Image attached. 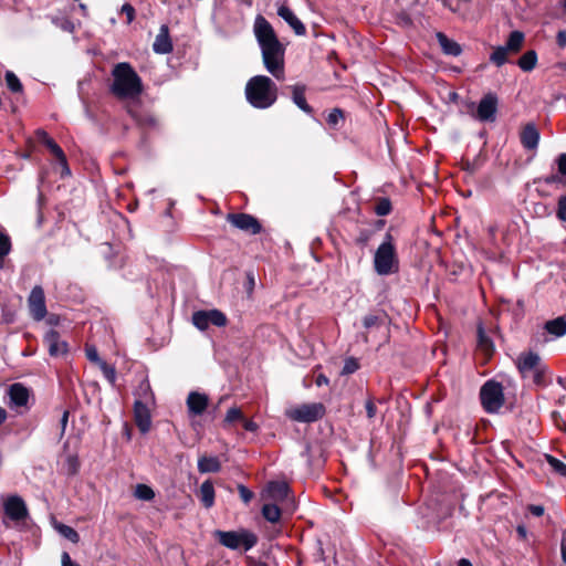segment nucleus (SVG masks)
Returning <instances> with one entry per match:
<instances>
[{
    "mask_svg": "<svg viewBox=\"0 0 566 566\" xmlns=\"http://www.w3.org/2000/svg\"><path fill=\"white\" fill-rule=\"evenodd\" d=\"M292 92V101L293 103L305 114L312 115L313 108L308 105L305 98L306 87L303 84H295L290 86Z\"/></svg>",
    "mask_w": 566,
    "mask_h": 566,
    "instance_id": "obj_23",
    "label": "nucleus"
},
{
    "mask_svg": "<svg viewBox=\"0 0 566 566\" xmlns=\"http://www.w3.org/2000/svg\"><path fill=\"white\" fill-rule=\"evenodd\" d=\"M111 93L119 99L138 98L143 92V82L137 72L127 62L117 63L112 70Z\"/></svg>",
    "mask_w": 566,
    "mask_h": 566,
    "instance_id": "obj_2",
    "label": "nucleus"
},
{
    "mask_svg": "<svg viewBox=\"0 0 566 566\" xmlns=\"http://www.w3.org/2000/svg\"><path fill=\"white\" fill-rule=\"evenodd\" d=\"M238 491H239L241 500L245 504H249L251 502V500L253 499V492L250 491L245 485L239 484L238 485Z\"/></svg>",
    "mask_w": 566,
    "mask_h": 566,
    "instance_id": "obj_51",
    "label": "nucleus"
},
{
    "mask_svg": "<svg viewBox=\"0 0 566 566\" xmlns=\"http://www.w3.org/2000/svg\"><path fill=\"white\" fill-rule=\"evenodd\" d=\"M478 347L486 355H491L494 350L492 339L485 334L482 325L478 326Z\"/></svg>",
    "mask_w": 566,
    "mask_h": 566,
    "instance_id": "obj_32",
    "label": "nucleus"
},
{
    "mask_svg": "<svg viewBox=\"0 0 566 566\" xmlns=\"http://www.w3.org/2000/svg\"><path fill=\"white\" fill-rule=\"evenodd\" d=\"M560 555L563 563L566 564V530L562 532V538H560Z\"/></svg>",
    "mask_w": 566,
    "mask_h": 566,
    "instance_id": "obj_55",
    "label": "nucleus"
},
{
    "mask_svg": "<svg viewBox=\"0 0 566 566\" xmlns=\"http://www.w3.org/2000/svg\"><path fill=\"white\" fill-rule=\"evenodd\" d=\"M262 515L270 523H277L281 520V510L276 504H264Z\"/></svg>",
    "mask_w": 566,
    "mask_h": 566,
    "instance_id": "obj_34",
    "label": "nucleus"
},
{
    "mask_svg": "<svg viewBox=\"0 0 566 566\" xmlns=\"http://www.w3.org/2000/svg\"><path fill=\"white\" fill-rule=\"evenodd\" d=\"M67 465H69V471L74 474L77 472V469H78V460L76 457L74 455H69L67 457Z\"/></svg>",
    "mask_w": 566,
    "mask_h": 566,
    "instance_id": "obj_52",
    "label": "nucleus"
},
{
    "mask_svg": "<svg viewBox=\"0 0 566 566\" xmlns=\"http://www.w3.org/2000/svg\"><path fill=\"white\" fill-rule=\"evenodd\" d=\"M556 216L560 221L566 222V195L558 198Z\"/></svg>",
    "mask_w": 566,
    "mask_h": 566,
    "instance_id": "obj_46",
    "label": "nucleus"
},
{
    "mask_svg": "<svg viewBox=\"0 0 566 566\" xmlns=\"http://www.w3.org/2000/svg\"><path fill=\"white\" fill-rule=\"evenodd\" d=\"M134 494L137 499L143 501H151L155 497V492L146 484H137Z\"/></svg>",
    "mask_w": 566,
    "mask_h": 566,
    "instance_id": "obj_36",
    "label": "nucleus"
},
{
    "mask_svg": "<svg viewBox=\"0 0 566 566\" xmlns=\"http://www.w3.org/2000/svg\"><path fill=\"white\" fill-rule=\"evenodd\" d=\"M548 368L546 365L542 364L536 368L535 370L531 371L530 375L533 377V381L538 385L543 386L545 384L544 376L547 373Z\"/></svg>",
    "mask_w": 566,
    "mask_h": 566,
    "instance_id": "obj_42",
    "label": "nucleus"
},
{
    "mask_svg": "<svg viewBox=\"0 0 566 566\" xmlns=\"http://www.w3.org/2000/svg\"><path fill=\"white\" fill-rule=\"evenodd\" d=\"M242 424H243V428L250 432H255L259 429V426L254 421L245 419V418H243Z\"/></svg>",
    "mask_w": 566,
    "mask_h": 566,
    "instance_id": "obj_56",
    "label": "nucleus"
},
{
    "mask_svg": "<svg viewBox=\"0 0 566 566\" xmlns=\"http://www.w3.org/2000/svg\"><path fill=\"white\" fill-rule=\"evenodd\" d=\"M62 566H81L80 564L72 560L69 553L63 552L61 556Z\"/></svg>",
    "mask_w": 566,
    "mask_h": 566,
    "instance_id": "obj_54",
    "label": "nucleus"
},
{
    "mask_svg": "<svg viewBox=\"0 0 566 566\" xmlns=\"http://www.w3.org/2000/svg\"><path fill=\"white\" fill-rule=\"evenodd\" d=\"M192 323L200 331L210 325L222 327L227 324V316L219 310L198 311L192 315Z\"/></svg>",
    "mask_w": 566,
    "mask_h": 566,
    "instance_id": "obj_9",
    "label": "nucleus"
},
{
    "mask_svg": "<svg viewBox=\"0 0 566 566\" xmlns=\"http://www.w3.org/2000/svg\"><path fill=\"white\" fill-rule=\"evenodd\" d=\"M221 470V462L218 457L202 455L198 459V471L200 473H216Z\"/></svg>",
    "mask_w": 566,
    "mask_h": 566,
    "instance_id": "obj_27",
    "label": "nucleus"
},
{
    "mask_svg": "<svg viewBox=\"0 0 566 566\" xmlns=\"http://www.w3.org/2000/svg\"><path fill=\"white\" fill-rule=\"evenodd\" d=\"M509 53L503 45L496 46L490 55V61L496 66H502L507 62Z\"/></svg>",
    "mask_w": 566,
    "mask_h": 566,
    "instance_id": "obj_35",
    "label": "nucleus"
},
{
    "mask_svg": "<svg viewBox=\"0 0 566 566\" xmlns=\"http://www.w3.org/2000/svg\"><path fill=\"white\" fill-rule=\"evenodd\" d=\"M277 85L266 75L252 76L245 84L248 103L256 109H268L277 101Z\"/></svg>",
    "mask_w": 566,
    "mask_h": 566,
    "instance_id": "obj_3",
    "label": "nucleus"
},
{
    "mask_svg": "<svg viewBox=\"0 0 566 566\" xmlns=\"http://www.w3.org/2000/svg\"><path fill=\"white\" fill-rule=\"evenodd\" d=\"M44 343L48 346L50 356L60 357L67 353L69 345L61 338V335L55 329H50L44 336Z\"/></svg>",
    "mask_w": 566,
    "mask_h": 566,
    "instance_id": "obj_14",
    "label": "nucleus"
},
{
    "mask_svg": "<svg viewBox=\"0 0 566 566\" xmlns=\"http://www.w3.org/2000/svg\"><path fill=\"white\" fill-rule=\"evenodd\" d=\"M186 403L190 416H201L208 407L209 398L206 394L191 391Z\"/></svg>",
    "mask_w": 566,
    "mask_h": 566,
    "instance_id": "obj_15",
    "label": "nucleus"
},
{
    "mask_svg": "<svg viewBox=\"0 0 566 566\" xmlns=\"http://www.w3.org/2000/svg\"><path fill=\"white\" fill-rule=\"evenodd\" d=\"M528 511L534 516H542L544 514V507L542 505H530Z\"/></svg>",
    "mask_w": 566,
    "mask_h": 566,
    "instance_id": "obj_59",
    "label": "nucleus"
},
{
    "mask_svg": "<svg viewBox=\"0 0 566 566\" xmlns=\"http://www.w3.org/2000/svg\"><path fill=\"white\" fill-rule=\"evenodd\" d=\"M557 45L562 49L566 48V31L559 30L556 35Z\"/></svg>",
    "mask_w": 566,
    "mask_h": 566,
    "instance_id": "obj_58",
    "label": "nucleus"
},
{
    "mask_svg": "<svg viewBox=\"0 0 566 566\" xmlns=\"http://www.w3.org/2000/svg\"><path fill=\"white\" fill-rule=\"evenodd\" d=\"M6 83H7L8 88L13 93H19L22 91V84H21L20 80L11 71H8L6 73Z\"/></svg>",
    "mask_w": 566,
    "mask_h": 566,
    "instance_id": "obj_38",
    "label": "nucleus"
},
{
    "mask_svg": "<svg viewBox=\"0 0 566 566\" xmlns=\"http://www.w3.org/2000/svg\"><path fill=\"white\" fill-rule=\"evenodd\" d=\"M120 12L126 15V23L130 24L135 19V8L130 3H124L120 8Z\"/></svg>",
    "mask_w": 566,
    "mask_h": 566,
    "instance_id": "obj_47",
    "label": "nucleus"
},
{
    "mask_svg": "<svg viewBox=\"0 0 566 566\" xmlns=\"http://www.w3.org/2000/svg\"><path fill=\"white\" fill-rule=\"evenodd\" d=\"M480 400L488 413H496L504 405V392L501 382L488 380L480 389Z\"/></svg>",
    "mask_w": 566,
    "mask_h": 566,
    "instance_id": "obj_6",
    "label": "nucleus"
},
{
    "mask_svg": "<svg viewBox=\"0 0 566 566\" xmlns=\"http://www.w3.org/2000/svg\"><path fill=\"white\" fill-rule=\"evenodd\" d=\"M436 38L438 43L446 55L459 56L462 53L461 45L449 39L443 32H437Z\"/></svg>",
    "mask_w": 566,
    "mask_h": 566,
    "instance_id": "obj_24",
    "label": "nucleus"
},
{
    "mask_svg": "<svg viewBox=\"0 0 566 566\" xmlns=\"http://www.w3.org/2000/svg\"><path fill=\"white\" fill-rule=\"evenodd\" d=\"M7 419V411L0 407V424L3 423Z\"/></svg>",
    "mask_w": 566,
    "mask_h": 566,
    "instance_id": "obj_63",
    "label": "nucleus"
},
{
    "mask_svg": "<svg viewBox=\"0 0 566 566\" xmlns=\"http://www.w3.org/2000/svg\"><path fill=\"white\" fill-rule=\"evenodd\" d=\"M382 323V318L376 314H368L363 318V326L366 329H370L373 327H379Z\"/></svg>",
    "mask_w": 566,
    "mask_h": 566,
    "instance_id": "obj_43",
    "label": "nucleus"
},
{
    "mask_svg": "<svg viewBox=\"0 0 566 566\" xmlns=\"http://www.w3.org/2000/svg\"><path fill=\"white\" fill-rule=\"evenodd\" d=\"M391 211V202L388 198H381L375 206V213L379 217H385Z\"/></svg>",
    "mask_w": 566,
    "mask_h": 566,
    "instance_id": "obj_39",
    "label": "nucleus"
},
{
    "mask_svg": "<svg viewBox=\"0 0 566 566\" xmlns=\"http://www.w3.org/2000/svg\"><path fill=\"white\" fill-rule=\"evenodd\" d=\"M36 137H38V140L40 143H42L43 145H45L46 139H51L49 134L45 130H43V129H38L36 130Z\"/></svg>",
    "mask_w": 566,
    "mask_h": 566,
    "instance_id": "obj_60",
    "label": "nucleus"
},
{
    "mask_svg": "<svg viewBox=\"0 0 566 566\" xmlns=\"http://www.w3.org/2000/svg\"><path fill=\"white\" fill-rule=\"evenodd\" d=\"M557 382L566 389V377L565 378L559 377L557 379Z\"/></svg>",
    "mask_w": 566,
    "mask_h": 566,
    "instance_id": "obj_64",
    "label": "nucleus"
},
{
    "mask_svg": "<svg viewBox=\"0 0 566 566\" xmlns=\"http://www.w3.org/2000/svg\"><path fill=\"white\" fill-rule=\"evenodd\" d=\"M213 536L218 539V542L229 548V549H239L243 548L244 552L253 548L258 543V537L254 533L248 530L240 531H220L217 530L213 533Z\"/></svg>",
    "mask_w": 566,
    "mask_h": 566,
    "instance_id": "obj_5",
    "label": "nucleus"
},
{
    "mask_svg": "<svg viewBox=\"0 0 566 566\" xmlns=\"http://www.w3.org/2000/svg\"><path fill=\"white\" fill-rule=\"evenodd\" d=\"M497 96L494 93L485 94L479 102L475 117L480 122H494L497 112Z\"/></svg>",
    "mask_w": 566,
    "mask_h": 566,
    "instance_id": "obj_10",
    "label": "nucleus"
},
{
    "mask_svg": "<svg viewBox=\"0 0 566 566\" xmlns=\"http://www.w3.org/2000/svg\"><path fill=\"white\" fill-rule=\"evenodd\" d=\"M458 566H473V564L467 558H461L458 562Z\"/></svg>",
    "mask_w": 566,
    "mask_h": 566,
    "instance_id": "obj_62",
    "label": "nucleus"
},
{
    "mask_svg": "<svg viewBox=\"0 0 566 566\" xmlns=\"http://www.w3.org/2000/svg\"><path fill=\"white\" fill-rule=\"evenodd\" d=\"M45 146L49 148L51 154L56 158L57 163L62 167V176H70L71 169L67 165L66 156L63 149L52 138L46 139Z\"/></svg>",
    "mask_w": 566,
    "mask_h": 566,
    "instance_id": "obj_25",
    "label": "nucleus"
},
{
    "mask_svg": "<svg viewBox=\"0 0 566 566\" xmlns=\"http://www.w3.org/2000/svg\"><path fill=\"white\" fill-rule=\"evenodd\" d=\"M544 328L548 334L554 335L555 337H562L566 334V318L564 316H559L547 321Z\"/></svg>",
    "mask_w": 566,
    "mask_h": 566,
    "instance_id": "obj_28",
    "label": "nucleus"
},
{
    "mask_svg": "<svg viewBox=\"0 0 566 566\" xmlns=\"http://www.w3.org/2000/svg\"><path fill=\"white\" fill-rule=\"evenodd\" d=\"M243 418L244 417H243L242 411L237 407H232L227 411V415L224 418V424H231L234 421H242Z\"/></svg>",
    "mask_w": 566,
    "mask_h": 566,
    "instance_id": "obj_40",
    "label": "nucleus"
},
{
    "mask_svg": "<svg viewBox=\"0 0 566 566\" xmlns=\"http://www.w3.org/2000/svg\"><path fill=\"white\" fill-rule=\"evenodd\" d=\"M374 270L381 276L394 274L399 270V259L390 233L385 235L384 241L375 252Z\"/></svg>",
    "mask_w": 566,
    "mask_h": 566,
    "instance_id": "obj_4",
    "label": "nucleus"
},
{
    "mask_svg": "<svg viewBox=\"0 0 566 566\" xmlns=\"http://www.w3.org/2000/svg\"><path fill=\"white\" fill-rule=\"evenodd\" d=\"M3 511L6 516L15 524L24 522L29 517V510L24 500L17 494L9 495L3 501Z\"/></svg>",
    "mask_w": 566,
    "mask_h": 566,
    "instance_id": "obj_8",
    "label": "nucleus"
},
{
    "mask_svg": "<svg viewBox=\"0 0 566 566\" xmlns=\"http://www.w3.org/2000/svg\"><path fill=\"white\" fill-rule=\"evenodd\" d=\"M86 357L90 361L97 364L98 366L101 363H104L98 356V352L95 346H87L85 349Z\"/></svg>",
    "mask_w": 566,
    "mask_h": 566,
    "instance_id": "obj_49",
    "label": "nucleus"
},
{
    "mask_svg": "<svg viewBox=\"0 0 566 566\" xmlns=\"http://www.w3.org/2000/svg\"><path fill=\"white\" fill-rule=\"evenodd\" d=\"M9 407L10 408H27L30 399L29 389L20 382L12 384L8 388Z\"/></svg>",
    "mask_w": 566,
    "mask_h": 566,
    "instance_id": "obj_13",
    "label": "nucleus"
},
{
    "mask_svg": "<svg viewBox=\"0 0 566 566\" xmlns=\"http://www.w3.org/2000/svg\"><path fill=\"white\" fill-rule=\"evenodd\" d=\"M285 415L291 420L311 423L321 419L325 415V407L321 402L303 403L287 409Z\"/></svg>",
    "mask_w": 566,
    "mask_h": 566,
    "instance_id": "obj_7",
    "label": "nucleus"
},
{
    "mask_svg": "<svg viewBox=\"0 0 566 566\" xmlns=\"http://www.w3.org/2000/svg\"><path fill=\"white\" fill-rule=\"evenodd\" d=\"M556 164L557 172L545 178V184L547 185L565 182L564 179L566 178V153L560 154L556 158Z\"/></svg>",
    "mask_w": 566,
    "mask_h": 566,
    "instance_id": "obj_26",
    "label": "nucleus"
},
{
    "mask_svg": "<svg viewBox=\"0 0 566 566\" xmlns=\"http://www.w3.org/2000/svg\"><path fill=\"white\" fill-rule=\"evenodd\" d=\"M69 415H70V412L67 410H64L63 413H62V417H61V420H60V424H61L60 437H63L64 433H65V429H66L67 421H69Z\"/></svg>",
    "mask_w": 566,
    "mask_h": 566,
    "instance_id": "obj_57",
    "label": "nucleus"
},
{
    "mask_svg": "<svg viewBox=\"0 0 566 566\" xmlns=\"http://www.w3.org/2000/svg\"><path fill=\"white\" fill-rule=\"evenodd\" d=\"M344 117L343 112L339 108H334L327 116V123L331 126H336L339 120Z\"/></svg>",
    "mask_w": 566,
    "mask_h": 566,
    "instance_id": "obj_48",
    "label": "nucleus"
},
{
    "mask_svg": "<svg viewBox=\"0 0 566 566\" xmlns=\"http://www.w3.org/2000/svg\"><path fill=\"white\" fill-rule=\"evenodd\" d=\"M153 50L158 54H167L172 51L169 29L166 24L160 27L159 33L156 35L155 42L153 44Z\"/></svg>",
    "mask_w": 566,
    "mask_h": 566,
    "instance_id": "obj_22",
    "label": "nucleus"
},
{
    "mask_svg": "<svg viewBox=\"0 0 566 566\" xmlns=\"http://www.w3.org/2000/svg\"><path fill=\"white\" fill-rule=\"evenodd\" d=\"M127 112L139 127H142L144 129L157 128L158 120L153 114L142 112L139 109H135L132 107H128Z\"/></svg>",
    "mask_w": 566,
    "mask_h": 566,
    "instance_id": "obj_21",
    "label": "nucleus"
},
{
    "mask_svg": "<svg viewBox=\"0 0 566 566\" xmlns=\"http://www.w3.org/2000/svg\"><path fill=\"white\" fill-rule=\"evenodd\" d=\"M266 497L275 502H284L290 494V486L286 482L272 481L265 489Z\"/></svg>",
    "mask_w": 566,
    "mask_h": 566,
    "instance_id": "obj_20",
    "label": "nucleus"
},
{
    "mask_svg": "<svg viewBox=\"0 0 566 566\" xmlns=\"http://www.w3.org/2000/svg\"><path fill=\"white\" fill-rule=\"evenodd\" d=\"M525 35L521 31H512L507 38L505 45H503L510 53H517L521 51L524 43Z\"/></svg>",
    "mask_w": 566,
    "mask_h": 566,
    "instance_id": "obj_29",
    "label": "nucleus"
},
{
    "mask_svg": "<svg viewBox=\"0 0 566 566\" xmlns=\"http://www.w3.org/2000/svg\"><path fill=\"white\" fill-rule=\"evenodd\" d=\"M365 408H366L367 417L369 419H373L376 416V412H377V408H376L375 403L373 402V400H370V399L367 400L366 405H365Z\"/></svg>",
    "mask_w": 566,
    "mask_h": 566,
    "instance_id": "obj_53",
    "label": "nucleus"
},
{
    "mask_svg": "<svg viewBox=\"0 0 566 566\" xmlns=\"http://www.w3.org/2000/svg\"><path fill=\"white\" fill-rule=\"evenodd\" d=\"M542 364L539 355L534 352L523 353L517 358V368L523 377L528 376Z\"/></svg>",
    "mask_w": 566,
    "mask_h": 566,
    "instance_id": "obj_18",
    "label": "nucleus"
},
{
    "mask_svg": "<svg viewBox=\"0 0 566 566\" xmlns=\"http://www.w3.org/2000/svg\"><path fill=\"white\" fill-rule=\"evenodd\" d=\"M200 500L205 507L209 509L214 503V489L211 481H205L199 490Z\"/></svg>",
    "mask_w": 566,
    "mask_h": 566,
    "instance_id": "obj_30",
    "label": "nucleus"
},
{
    "mask_svg": "<svg viewBox=\"0 0 566 566\" xmlns=\"http://www.w3.org/2000/svg\"><path fill=\"white\" fill-rule=\"evenodd\" d=\"M53 527L60 535H62L70 542H72L74 544L78 543L80 535L73 527L65 525L63 523L56 522V521L53 522Z\"/></svg>",
    "mask_w": 566,
    "mask_h": 566,
    "instance_id": "obj_31",
    "label": "nucleus"
},
{
    "mask_svg": "<svg viewBox=\"0 0 566 566\" xmlns=\"http://www.w3.org/2000/svg\"><path fill=\"white\" fill-rule=\"evenodd\" d=\"M253 34L260 46L265 70L277 81H283L285 48L271 23L262 14H258L254 19Z\"/></svg>",
    "mask_w": 566,
    "mask_h": 566,
    "instance_id": "obj_1",
    "label": "nucleus"
},
{
    "mask_svg": "<svg viewBox=\"0 0 566 566\" xmlns=\"http://www.w3.org/2000/svg\"><path fill=\"white\" fill-rule=\"evenodd\" d=\"M99 368H101L104 377L106 378V380L111 385H114L115 381H116V370H115V368L113 366L108 365L106 361L101 363Z\"/></svg>",
    "mask_w": 566,
    "mask_h": 566,
    "instance_id": "obj_41",
    "label": "nucleus"
},
{
    "mask_svg": "<svg viewBox=\"0 0 566 566\" xmlns=\"http://www.w3.org/2000/svg\"><path fill=\"white\" fill-rule=\"evenodd\" d=\"M546 460L554 472L566 478V464L563 461L549 454H546Z\"/></svg>",
    "mask_w": 566,
    "mask_h": 566,
    "instance_id": "obj_37",
    "label": "nucleus"
},
{
    "mask_svg": "<svg viewBox=\"0 0 566 566\" xmlns=\"http://www.w3.org/2000/svg\"><path fill=\"white\" fill-rule=\"evenodd\" d=\"M134 418L136 426L138 427L142 433H146L149 431L151 426L150 411L148 407L139 400H136L134 405Z\"/></svg>",
    "mask_w": 566,
    "mask_h": 566,
    "instance_id": "obj_17",
    "label": "nucleus"
},
{
    "mask_svg": "<svg viewBox=\"0 0 566 566\" xmlns=\"http://www.w3.org/2000/svg\"><path fill=\"white\" fill-rule=\"evenodd\" d=\"M371 234H373V232L370 230H367V229L360 230L356 238V243L360 247H366Z\"/></svg>",
    "mask_w": 566,
    "mask_h": 566,
    "instance_id": "obj_50",
    "label": "nucleus"
},
{
    "mask_svg": "<svg viewBox=\"0 0 566 566\" xmlns=\"http://www.w3.org/2000/svg\"><path fill=\"white\" fill-rule=\"evenodd\" d=\"M52 22L66 32H73L74 24L71 20L64 18H52Z\"/></svg>",
    "mask_w": 566,
    "mask_h": 566,
    "instance_id": "obj_45",
    "label": "nucleus"
},
{
    "mask_svg": "<svg viewBox=\"0 0 566 566\" xmlns=\"http://www.w3.org/2000/svg\"><path fill=\"white\" fill-rule=\"evenodd\" d=\"M359 368V364L357 359L349 357L345 360L342 374L343 375H350L354 374Z\"/></svg>",
    "mask_w": 566,
    "mask_h": 566,
    "instance_id": "obj_44",
    "label": "nucleus"
},
{
    "mask_svg": "<svg viewBox=\"0 0 566 566\" xmlns=\"http://www.w3.org/2000/svg\"><path fill=\"white\" fill-rule=\"evenodd\" d=\"M328 382H329L328 378H327L326 376L322 375V374H321V375H318V376L316 377V380H315V384H316L318 387H321V386H323V385H327Z\"/></svg>",
    "mask_w": 566,
    "mask_h": 566,
    "instance_id": "obj_61",
    "label": "nucleus"
},
{
    "mask_svg": "<svg viewBox=\"0 0 566 566\" xmlns=\"http://www.w3.org/2000/svg\"><path fill=\"white\" fill-rule=\"evenodd\" d=\"M537 63V54L534 50L525 52L520 60L517 61V65L524 72L532 71Z\"/></svg>",
    "mask_w": 566,
    "mask_h": 566,
    "instance_id": "obj_33",
    "label": "nucleus"
},
{
    "mask_svg": "<svg viewBox=\"0 0 566 566\" xmlns=\"http://www.w3.org/2000/svg\"><path fill=\"white\" fill-rule=\"evenodd\" d=\"M277 15L283 19L295 32L296 35H304L306 28L303 22L294 14L287 6H280L277 8Z\"/></svg>",
    "mask_w": 566,
    "mask_h": 566,
    "instance_id": "obj_19",
    "label": "nucleus"
},
{
    "mask_svg": "<svg viewBox=\"0 0 566 566\" xmlns=\"http://www.w3.org/2000/svg\"><path fill=\"white\" fill-rule=\"evenodd\" d=\"M30 314L34 321H42L46 315L45 296L41 286H34L30 293L29 300Z\"/></svg>",
    "mask_w": 566,
    "mask_h": 566,
    "instance_id": "obj_12",
    "label": "nucleus"
},
{
    "mask_svg": "<svg viewBox=\"0 0 566 566\" xmlns=\"http://www.w3.org/2000/svg\"><path fill=\"white\" fill-rule=\"evenodd\" d=\"M227 220L235 228L250 234H258L262 230L259 220L248 213H229Z\"/></svg>",
    "mask_w": 566,
    "mask_h": 566,
    "instance_id": "obj_11",
    "label": "nucleus"
},
{
    "mask_svg": "<svg viewBox=\"0 0 566 566\" xmlns=\"http://www.w3.org/2000/svg\"><path fill=\"white\" fill-rule=\"evenodd\" d=\"M522 146L527 150H535L539 143V130L534 123H527L520 133Z\"/></svg>",
    "mask_w": 566,
    "mask_h": 566,
    "instance_id": "obj_16",
    "label": "nucleus"
}]
</instances>
